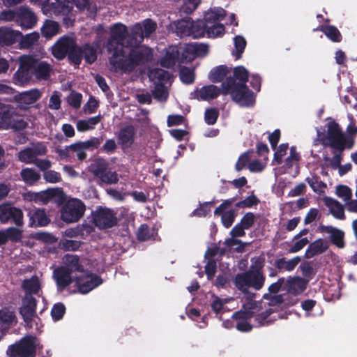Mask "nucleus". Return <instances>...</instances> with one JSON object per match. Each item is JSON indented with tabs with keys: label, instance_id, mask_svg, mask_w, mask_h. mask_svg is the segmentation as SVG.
<instances>
[{
	"label": "nucleus",
	"instance_id": "f257e3e1",
	"mask_svg": "<svg viewBox=\"0 0 357 357\" xmlns=\"http://www.w3.org/2000/svg\"><path fill=\"white\" fill-rule=\"evenodd\" d=\"M126 47L130 48L128 54L125 50L117 51L109 59L110 65L116 72L120 70L123 73H130L137 67L144 66L153 59V50L147 46L139 44L129 45L127 43Z\"/></svg>",
	"mask_w": 357,
	"mask_h": 357
},
{
	"label": "nucleus",
	"instance_id": "f03ea898",
	"mask_svg": "<svg viewBox=\"0 0 357 357\" xmlns=\"http://www.w3.org/2000/svg\"><path fill=\"white\" fill-rule=\"evenodd\" d=\"M264 266V260L258 258L248 271L236 274L234 278L235 287L243 294L248 295V298L252 299L255 296V294L249 291L250 288L259 291L264 286L266 276L263 273Z\"/></svg>",
	"mask_w": 357,
	"mask_h": 357
},
{
	"label": "nucleus",
	"instance_id": "7ed1b4c3",
	"mask_svg": "<svg viewBox=\"0 0 357 357\" xmlns=\"http://www.w3.org/2000/svg\"><path fill=\"white\" fill-rule=\"evenodd\" d=\"M350 123L347 127V135L342 132L340 125L335 121H331L328 124L327 136L322 139L324 146H330L332 149L344 151L351 149L355 144V137L357 135V126L352 115L349 116Z\"/></svg>",
	"mask_w": 357,
	"mask_h": 357
},
{
	"label": "nucleus",
	"instance_id": "20e7f679",
	"mask_svg": "<svg viewBox=\"0 0 357 357\" xmlns=\"http://www.w3.org/2000/svg\"><path fill=\"white\" fill-rule=\"evenodd\" d=\"M222 93L230 94L233 100L241 106L250 107L255 102L254 93L244 83H237L234 78L227 77L222 82Z\"/></svg>",
	"mask_w": 357,
	"mask_h": 357
},
{
	"label": "nucleus",
	"instance_id": "39448f33",
	"mask_svg": "<svg viewBox=\"0 0 357 357\" xmlns=\"http://www.w3.org/2000/svg\"><path fill=\"white\" fill-rule=\"evenodd\" d=\"M130 33L128 27L121 23H116L110 28V36L107 39V52L114 54L116 52L124 50V42L128 39Z\"/></svg>",
	"mask_w": 357,
	"mask_h": 357
},
{
	"label": "nucleus",
	"instance_id": "423d86ee",
	"mask_svg": "<svg viewBox=\"0 0 357 357\" xmlns=\"http://www.w3.org/2000/svg\"><path fill=\"white\" fill-rule=\"evenodd\" d=\"M225 15L226 11L222 8H214L205 13L203 21L206 22L209 28V38L221 37L224 35L225 26L218 22L223 20Z\"/></svg>",
	"mask_w": 357,
	"mask_h": 357
},
{
	"label": "nucleus",
	"instance_id": "0eeeda50",
	"mask_svg": "<svg viewBox=\"0 0 357 357\" xmlns=\"http://www.w3.org/2000/svg\"><path fill=\"white\" fill-rule=\"evenodd\" d=\"M157 29V24L151 19H146L142 23L137 22L131 28L127 43L129 45L140 44L144 38L149 37Z\"/></svg>",
	"mask_w": 357,
	"mask_h": 357
},
{
	"label": "nucleus",
	"instance_id": "6e6552de",
	"mask_svg": "<svg viewBox=\"0 0 357 357\" xmlns=\"http://www.w3.org/2000/svg\"><path fill=\"white\" fill-rule=\"evenodd\" d=\"M36 353L35 340L31 337L22 338L9 345L6 351L7 357H35Z\"/></svg>",
	"mask_w": 357,
	"mask_h": 357
},
{
	"label": "nucleus",
	"instance_id": "1a4fd4ad",
	"mask_svg": "<svg viewBox=\"0 0 357 357\" xmlns=\"http://www.w3.org/2000/svg\"><path fill=\"white\" fill-rule=\"evenodd\" d=\"M92 219L94 225L100 229L112 228L119 222L116 213L112 209L102 206L92 212Z\"/></svg>",
	"mask_w": 357,
	"mask_h": 357
},
{
	"label": "nucleus",
	"instance_id": "9d476101",
	"mask_svg": "<svg viewBox=\"0 0 357 357\" xmlns=\"http://www.w3.org/2000/svg\"><path fill=\"white\" fill-rule=\"evenodd\" d=\"M86 210L84 204L78 199L68 200L61 209V219L66 223L78 222Z\"/></svg>",
	"mask_w": 357,
	"mask_h": 357
},
{
	"label": "nucleus",
	"instance_id": "9b49d317",
	"mask_svg": "<svg viewBox=\"0 0 357 357\" xmlns=\"http://www.w3.org/2000/svg\"><path fill=\"white\" fill-rule=\"evenodd\" d=\"M0 222L11 224L16 227L24 225V214L21 208L13 206L9 202L0 204Z\"/></svg>",
	"mask_w": 357,
	"mask_h": 357
},
{
	"label": "nucleus",
	"instance_id": "f8f14e48",
	"mask_svg": "<svg viewBox=\"0 0 357 357\" xmlns=\"http://www.w3.org/2000/svg\"><path fill=\"white\" fill-rule=\"evenodd\" d=\"M91 172L106 184H114L119 181L115 172L109 170L108 162L103 159L96 160L90 166Z\"/></svg>",
	"mask_w": 357,
	"mask_h": 357
},
{
	"label": "nucleus",
	"instance_id": "ddd939ff",
	"mask_svg": "<svg viewBox=\"0 0 357 357\" xmlns=\"http://www.w3.org/2000/svg\"><path fill=\"white\" fill-rule=\"evenodd\" d=\"M248 305V310L235 312L232 315V319L236 321V328L241 332H249L252 328V326L248 321L255 315L253 310L256 309V301H252Z\"/></svg>",
	"mask_w": 357,
	"mask_h": 357
},
{
	"label": "nucleus",
	"instance_id": "4468645a",
	"mask_svg": "<svg viewBox=\"0 0 357 357\" xmlns=\"http://www.w3.org/2000/svg\"><path fill=\"white\" fill-rule=\"evenodd\" d=\"M37 22L38 17L31 8L27 6L17 7L16 24L22 30L33 29Z\"/></svg>",
	"mask_w": 357,
	"mask_h": 357
},
{
	"label": "nucleus",
	"instance_id": "2eb2a0df",
	"mask_svg": "<svg viewBox=\"0 0 357 357\" xmlns=\"http://www.w3.org/2000/svg\"><path fill=\"white\" fill-rule=\"evenodd\" d=\"M26 65L31 68L33 75L38 79L47 80L52 70V66L46 61H40L32 56H28Z\"/></svg>",
	"mask_w": 357,
	"mask_h": 357
},
{
	"label": "nucleus",
	"instance_id": "dca6fc26",
	"mask_svg": "<svg viewBox=\"0 0 357 357\" xmlns=\"http://www.w3.org/2000/svg\"><path fill=\"white\" fill-rule=\"evenodd\" d=\"M75 40L68 36L60 37L52 47V54L57 60L64 59L71 48L74 47Z\"/></svg>",
	"mask_w": 357,
	"mask_h": 357
},
{
	"label": "nucleus",
	"instance_id": "f3484780",
	"mask_svg": "<svg viewBox=\"0 0 357 357\" xmlns=\"http://www.w3.org/2000/svg\"><path fill=\"white\" fill-rule=\"evenodd\" d=\"M75 282L79 292L85 294L100 285L102 279L96 274L84 272V277H76Z\"/></svg>",
	"mask_w": 357,
	"mask_h": 357
},
{
	"label": "nucleus",
	"instance_id": "a211bd4d",
	"mask_svg": "<svg viewBox=\"0 0 357 357\" xmlns=\"http://www.w3.org/2000/svg\"><path fill=\"white\" fill-rule=\"evenodd\" d=\"M37 300L33 296H24L22 305L19 310L20 315L27 325H31L36 315Z\"/></svg>",
	"mask_w": 357,
	"mask_h": 357
},
{
	"label": "nucleus",
	"instance_id": "6ab92c4d",
	"mask_svg": "<svg viewBox=\"0 0 357 357\" xmlns=\"http://www.w3.org/2000/svg\"><path fill=\"white\" fill-rule=\"evenodd\" d=\"M72 274L73 273L68 271L67 268L62 266L54 270L52 277L56 284L57 290L59 291H63L72 284L73 281Z\"/></svg>",
	"mask_w": 357,
	"mask_h": 357
},
{
	"label": "nucleus",
	"instance_id": "aec40b11",
	"mask_svg": "<svg viewBox=\"0 0 357 357\" xmlns=\"http://www.w3.org/2000/svg\"><path fill=\"white\" fill-rule=\"evenodd\" d=\"M319 230L321 233L329 234L331 243L337 248L345 247L344 232L342 230L331 225H319Z\"/></svg>",
	"mask_w": 357,
	"mask_h": 357
},
{
	"label": "nucleus",
	"instance_id": "412c9836",
	"mask_svg": "<svg viewBox=\"0 0 357 357\" xmlns=\"http://www.w3.org/2000/svg\"><path fill=\"white\" fill-rule=\"evenodd\" d=\"M28 61V56H26L20 61L17 70L13 75L14 83L17 85H24L29 83L33 76L31 68L28 67L26 63Z\"/></svg>",
	"mask_w": 357,
	"mask_h": 357
},
{
	"label": "nucleus",
	"instance_id": "4be33fe9",
	"mask_svg": "<svg viewBox=\"0 0 357 357\" xmlns=\"http://www.w3.org/2000/svg\"><path fill=\"white\" fill-rule=\"evenodd\" d=\"M28 216L29 218V225L31 227H45L50 222L45 209H30Z\"/></svg>",
	"mask_w": 357,
	"mask_h": 357
},
{
	"label": "nucleus",
	"instance_id": "5701e85b",
	"mask_svg": "<svg viewBox=\"0 0 357 357\" xmlns=\"http://www.w3.org/2000/svg\"><path fill=\"white\" fill-rule=\"evenodd\" d=\"M329 248V244L322 238H318L310 243L305 250V257L310 259L316 255L325 252Z\"/></svg>",
	"mask_w": 357,
	"mask_h": 357
},
{
	"label": "nucleus",
	"instance_id": "b1692460",
	"mask_svg": "<svg viewBox=\"0 0 357 357\" xmlns=\"http://www.w3.org/2000/svg\"><path fill=\"white\" fill-rule=\"evenodd\" d=\"M324 202L328 208L331 214L335 218L338 220L345 219L344 206L340 202L330 197H325Z\"/></svg>",
	"mask_w": 357,
	"mask_h": 357
},
{
	"label": "nucleus",
	"instance_id": "393cba45",
	"mask_svg": "<svg viewBox=\"0 0 357 357\" xmlns=\"http://www.w3.org/2000/svg\"><path fill=\"white\" fill-rule=\"evenodd\" d=\"M191 20L190 17H183L181 20L174 21L171 26L174 27L176 33L181 38L191 36Z\"/></svg>",
	"mask_w": 357,
	"mask_h": 357
},
{
	"label": "nucleus",
	"instance_id": "a878e982",
	"mask_svg": "<svg viewBox=\"0 0 357 357\" xmlns=\"http://www.w3.org/2000/svg\"><path fill=\"white\" fill-rule=\"evenodd\" d=\"M135 128L132 125L123 127L118 135V141L122 146L129 147L134 143Z\"/></svg>",
	"mask_w": 357,
	"mask_h": 357
},
{
	"label": "nucleus",
	"instance_id": "bb28decb",
	"mask_svg": "<svg viewBox=\"0 0 357 357\" xmlns=\"http://www.w3.org/2000/svg\"><path fill=\"white\" fill-rule=\"evenodd\" d=\"M181 60L180 52L177 47H170L161 59L160 65L167 68H173Z\"/></svg>",
	"mask_w": 357,
	"mask_h": 357
},
{
	"label": "nucleus",
	"instance_id": "cd10ccee",
	"mask_svg": "<svg viewBox=\"0 0 357 357\" xmlns=\"http://www.w3.org/2000/svg\"><path fill=\"white\" fill-rule=\"evenodd\" d=\"M22 33L13 31L10 28H0V45L1 46H10L15 44Z\"/></svg>",
	"mask_w": 357,
	"mask_h": 357
},
{
	"label": "nucleus",
	"instance_id": "c85d7f7f",
	"mask_svg": "<svg viewBox=\"0 0 357 357\" xmlns=\"http://www.w3.org/2000/svg\"><path fill=\"white\" fill-rule=\"evenodd\" d=\"M22 288L25 292L24 296H33V294H38L41 289L38 277L33 275L31 278L24 280Z\"/></svg>",
	"mask_w": 357,
	"mask_h": 357
},
{
	"label": "nucleus",
	"instance_id": "c756f323",
	"mask_svg": "<svg viewBox=\"0 0 357 357\" xmlns=\"http://www.w3.org/2000/svg\"><path fill=\"white\" fill-rule=\"evenodd\" d=\"M191 36L194 38H203L206 36L208 38L210 31L208 26L203 20L196 21L191 20Z\"/></svg>",
	"mask_w": 357,
	"mask_h": 357
},
{
	"label": "nucleus",
	"instance_id": "7c9ffc66",
	"mask_svg": "<svg viewBox=\"0 0 357 357\" xmlns=\"http://www.w3.org/2000/svg\"><path fill=\"white\" fill-rule=\"evenodd\" d=\"M285 289L288 292L298 295L305 291L306 289V283L303 278L296 277L287 281Z\"/></svg>",
	"mask_w": 357,
	"mask_h": 357
},
{
	"label": "nucleus",
	"instance_id": "2f4dec72",
	"mask_svg": "<svg viewBox=\"0 0 357 357\" xmlns=\"http://www.w3.org/2000/svg\"><path fill=\"white\" fill-rule=\"evenodd\" d=\"M64 263L65 265L63 266L67 268L71 273L75 272L84 273V267L80 264L79 257L77 255H66L64 256Z\"/></svg>",
	"mask_w": 357,
	"mask_h": 357
},
{
	"label": "nucleus",
	"instance_id": "473e14b6",
	"mask_svg": "<svg viewBox=\"0 0 357 357\" xmlns=\"http://www.w3.org/2000/svg\"><path fill=\"white\" fill-rule=\"evenodd\" d=\"M316 30L323 32L333 43H340L342 40L340 31L333 25H319Z\"/></svg>",
	"mask_w": 357,
	"mask_h": 357
},
{
	"label": "nucleus",
	"instance_id": "72a5a7b5",
	"mask_svg": "<svg viewBox=\"0 0 357 357\" xmlns=\"http://www.w3.org/2000/svg\"><path fill=\"white\" fill-rule=\"evenodd\" d=\"M301 261V259L298 256L294 257L288 261L284 257L279 258L275 260L274 266L280 271H292Z\"/></svg>",
	"mask_w": 357,
	"mask_h": 357
},
{
	"label": "nucleus",
	"instance_id": "f704fd0d",
	"mask_svg": "<svg viewBox=\"0 0 357 357\" xmlns=\"http://www.w3.org/2000/svg\"><path fill=\"white\" fill-rule=\"evenodd\" d=\"M60 26L59 23L51 20H45L43 25L40 28L42 36L47 39H50L58 34Z\"/></svg>",
	"mask_w": 357,
	"mask_h": 357
},
{
	"label": "nucleus",
	"instance_id": "c9c22d12",
	"mask_svg": "<svg viewBox=\"0 0 357 357\" xmlns=\"http://www.w3.org/2000/svg\"><path fill=\"white\" fill-rule=\"evenodd\" d=\"M148 76L149 79L153 82L154 84L156 83H164L165 84L171 78V75L168 71L160 68L150 70Z\"/></svg>",
	"mask_w": 357,
	"mask_h": 357
},
{
	"label": "nucleus",
	"instance_id": "e433bc0d",
	"mask_svg": "<svg viewBox=\"0 0 357 357\" xmlns=\"http://www.w3.org/2000/svg\"><path fill=\"white\" fill-rule=\"evenodd\" d=\"M101 119L102 116L98 114L87 119L79 120L76 124L77 129L79 132H86L89 130H93L96 126L101 121Z\"/></svg>",
	"mask_w": 357,
	"mask_h": 357
},
{
	"label": "nucleus",
	"instance_id": "4c0bfd02",
	"mask_svg": "<svg viewBox=\"0 0 357 357\" xmlns=\"http://www.w3.org/2000/svg\"><path fill=\"white\" fill-rule=\"evenodd\" d=\"M20 176L28 185H33L40 179V174L36 169L29 167L21 170Z\"/></svg>",
	"mask_w": 357,
	"mask_h": 357
},
{
	"label": "nucleus",
	"instance_id": "58836bf2",
	"mask_svg": "<svg viewBox=\"0 0 357 357\" xmlns=\"http://www.w3.org/2000/svg\"><path fill=\"white\" fill-rule=\"evenodd\" d=\"M222 91L215 85H208L202 87L199 91L200 99L209 100L216 98Z\"/></svg>",
	"mask_w": 357,
	"mask_h": 357
},
{
	"label": "nucleus",
	"instance_id": "ea45409f",
	"mask_svg": "<svg viewBox=\"0 0 357 357\" xmlns=\"http://www.w3.org/2000/svg\"><path fill=\"white\" fill-rule=\"evenodd\" d=\"M14 114L13 108L10 105L0 102V129H4L9 125Z\"/></svg>",
	"mask_w": 357,
	"mask_h": 357
},
{
	"label": "nucleus",
	"instance_id": "a19ab883",
	"mask_svg": "<svg viewBox=\"0 0 357 357\" xmlns=\"http://www.w3.org/2000/svg\"><path fill=\"white\" fill-rule=\"evenodd\" d=\"M229 73L228 67L225 65H220L213 68L209 73L208 78L214 83L222 82Z\"/></svg>",
	"mask_w": 357,
	"mask_h": 357
},
{
	"label": "nucleus",
	"instance_id": "79ce46f5",
	"mask_svg": "<svg viewBox=\"0 0 357 357\" xmlns=\"http://www.w3.org/2000/svg\"><path fill=\"white\" fill-rule=\"evenodd\" d=\"M83 58L86 63L89 64L93 63L97 60V49L98 46L89 43H85L82 45Z\"/></svg>",
	"mask_w": 357,
	"mask_h": 357
},
{
	"label": "nucleus",
	"instance_id": "37998d69",
	"mask_svg": "<svg viewBox=\"0 0 357 357\" xmlns=\"http://www.w3.org/2000/svg\"><path fill=\"white\" fill-rule=\"evenodd\" d=\"M67 56L70 63L79 66L83 59L82 47L77 45L75 41L74 43V47L70 49Z\"/></svg>",
	"mask_w": 357,
	"mask_h": 357
},
{
	"label": "nucleus",
	"instance_id": "c03bdc74",
	"mask_svg": "<svg viewBox=\"0 0 357 357\" xmlns=\"http://www.w3.org/2000/svg\"><path fill=\"white\" fill-rule=\"evenodd\" d=\"M41 97V93L37 89H34L20 94V101L22 103L30 105L36 102Z\"/></svg>",
	"mask_w": 357,
	"mask_h": 357
},
{
	"label": "nucleus",
	"instance_id": "a18cd8bd",
	"mask_svg": "<svg viewBox=\"0 0 357 357\" xmlns=\"http://www.w3.org/2000/svg\"><path fill=\"white\" fill-rule=\"evenodd\" d=\"M200 0H185L179 9L181 17H189L197 8Z\"/></svg>",
	"mask_w": 357,
	"mask_h": 357
},
{
	"label": "nucleus",
	"instance_id": "49530a36",
	"mask_svg": "<svg viewBox=\"0 0 357 357\" xmlns=\"http://www.w3.org/2000/svg\"><path fill=\"white\" fill-rule=\"evenodd\" d=\"M234 49L232 50L231 54L238 60L242 57L245 48L246 47V40L241 36H236L234 38Z\"/></svg>",
	"mask_w": 357,
	"mask_h": 357
},
{
	"label": "nucleus",
	"instance_id": "de8ad7c7",
	"mask_svg": "<svg viewBox=\"0 0 357 357\" xmlns=\"http://www.w3.org/2000/svg\"><path fill=\"white\" fill-rule=\"evenodd\" d=\"M154 89L152 91V95L155 99L158 101H166L169 96V93L164 83H156L154 84Z\"/></svg>",
	"mask_w": 357,
	"mask_h": 357
},
{
	"label": "nucleus",
	"instance_id": "09e8293b",
	"mask_svg": "<svg viewBox=\"0 0 357 357\" xmlns=\"http://www.w3.org/2000/svg\"><path fill=\"white\" fill-rule=\"evenodd\" d=\"M28 126V123L24 121L23 118L20 116L12 115V119L10 120L9 125L6 126L4 129L11 128L16 131H20L26 129Z\"/></svg>",
	"mask_w": 357,
	"mask_h": 357
},
{
	"label": "nucleus",
	"instance_id": "8fccbe9b",
	"mask_svg": "<svg viewBox=\"0 0 357 357\" xmlns=\"http://www.w3.org/2000/svg\"><path fill=\"white\" fill-rule=\"evenodd\" d=\"M196 54V47L195 43H189L187 44L183 48L181 54V62H189L193 60Z\"/></svg>",
	"mask_w": 357,
	"mask_h": 357
},
{
	"label": "nucleus",
	"instance_id": "3c124183",
	"mask_svg": "<svg viewBox=\"0 0 357 357\" xmlns=\"http://www.w3.org/2000/svg\"><path fill=\"white\" fill-rule=\"evenodd\" d=\"M15 320L16 315L14 311L6 307L0 309V322L10 326Z\"/></svg>",
	"mask_w": 357,
	"mask_h": 357
},
{
	"label": "nucleus",
	"instance_id": "603ef678",
	"mask_svg": "<svg viewBox=\"0 0 357 357\" xmlns=\"http://www.w3.org/2000/svg\"><path fill=\"white\" fill-rule=\"evenodd\" d=\"M344 151H340V149H333V154L332 158H330L327 154L324 155L323 159L324 161L328 162L330 161V165L332 169H336L339 168L341 165L342 160V153Z\"/></svg>",
	"mask_w": 357,
	"mask_h": 357
},
{
	"label": "nucleus",
	"instance_id": "864d4df0",
	"mask_svg": "<svg viewBox=\"0 0 357 357\" xmlns=\"http://www.w3.org/2000/svg\"><path fill=\"white\" fill-rule=\"evenodd\" d=\"M179 77L185 84H191L195 82V75L193 69L183 66L180 69Z\"/></svg>",
	"mask_w": 357,
	"mask_h": 357
},
{
	"label": "nucleus",
	"instance_id": "5fc2aeb1",
	"mask_svg": "<svg viewBox=\"0 0 357 357\" xmlns=\"http://www.w3.org/2000/svg\"><path fill=\"white\" fill-rule=\"evenodd\" d=\"M20 37H22L20 40L21 46L24 48H29L38 42L40 35L38 32L34 31L25 36L22 34Z\"/></svg>",
	"mask_w": 357,
	"mask_h": 357
},
{
	"label": "nucleus",
	"instance_id": "6e6d98bb",
	"mask_svg": "<svg viewBox=\"0 0 357 357\" xmlns=\"http://www.w3.org/2000/svg\"><path fill=\"white\" fill-rule=\"evenodd\" d=\"M232 77L234 78L236 81L237 79L239 80L238 83H244L246 84L249 78V72L245 67L239 66L234 68V77Z\"/></svg>",
	"mask_w": 357,
	"mask_h": 357
},
{
	"label": "nucleus",
	"instance_id": "4d7b16f0",
	"mask_svg": "<svg viewBox=\"0 0 357 357\" xmlns=\"http://www.w3.org/2000/svg\"><path fill=\"white\" fill-rule=\"evenodd\" d=\"M305 181L309 184L312 190L317 193L321 192L323 189L326 187L324 182L319 181V178L317 176L307 177L305 178Z\"/></svg>",
	"mask_w": 357,
	"mask_h": 357
},
{
	"label": "nucleus",
	"instance_id": "13d9d810",
	"mask_svg": "<svg viewBox=\"0 0 357 357\" xmlns=\"http://www.w3.org/2000/svg\"><path fill=\"white\" fill-rule=\"evenodd\" d=\"M18 159L20 161L26 164L31 163L32 162H34L36 157L33 149L32 148H26L21 150L18 153Z\"/></svg>",
	"mask_w": 357,
	"mask_h": 357
},
{
	"label": "nucleus",
	"instance_id": "bf43d9fd",
	"mask_svg": "<svg viewBox=\"0 0 357 357\" xmlns=\"http://www.w3.org/2000/svg\"><path fill=\"white\" fill-rule=\"evenodd\" d=\"M17 227H10L6 229L9 241L18 243L22 241L23 231Z\"/></svg>",
	"mask_w": 357,
	"mask_h": 357
},
{
	"label": "nucleus",
	"instance_id": "052dcab7",
	"mask_svg": "<svg viewBox=\"0 0 357 357\" xmlns=\"http://www.w3.org/2000/svg\"><path fill=\"white\" fill-rule=\"evenodd\" d=\"M273 312H275V310L273 308H268L265 311L257 314L255 316V321L259 326L268 325L271 321L268 319L269 316Z\"/></svg>",
	"mask_w": 357,
	"mask_h": 357
},
{
	"label": "nucleus",
	"instance_id": "680f3d73",
	"mask_svg": "<svg viewBox=\"0 0 357 357\" xmlns=\"http://www.w3.org/2000/svg\"><path fill=\"white\" fill-rule=\"evenodd\" d=\"M17 12V8H15V9L3 10L1 12H0V22H14L16 24Z\"/></svg>",
	"mask_w": 357,
	"mask_h": 357
},
{
	"label": "nucleus",
	"instance_id": "e2e57ef3",
	"mask_svg": "<svg viewBox=\"0 0 357 357\" xmlns=\"http://www.w3.org/2000/svg\"><path fill=\"white\" fill-rule=\"evenodd\" d=\"M66 312V307L62 303H55L52 310L51 315L54 321H57L63 318Z\"/></svg>",
	"mask_w": 357,
	"mask_h": 357
},
{
	"label": "nucleus",
	"instance_id": "0e129e2a",
	"mask_svg": "<svg viewBox=\"0 0 357 357\" xmlns=\"http://www.w3.org/2000/svg\"><path fill=\"white\" fill-rule=\"evenodd\" d=\"M84 145L82 144V142H76L68 146V148L70 149L71 151L77 153V158L80 161H83L86 159L87 155L85 152L86 149L84 147Z\"/></svg>",
	"mask_w": 357,
	"mask_h": 357
},
{
	"label": "nucleus",
	"instance_id": "69168bd1",
	"mask_svg": "<svg viewBox=\"0 0 357 357\" xmlns=\"http://www.w3.org/2000/svg\"><path fill=\"white\" fill-rule=\"evenodd\" d=\"M260 202L259 199L255 195L247 197L245 199L240 201L236 204L238 208H251L257 206Z\"/></svg>",
	"mask_w": 357,
	"mask_h": 357
},
{
	"label": "nucleus",
	"instance_id": "338daca9",
	"mask_svg": "<svg viewBox=\"0 0 357 357\" xmlns=\"http://www.w3.org/2000/svg\"><path fill=\"white\" fill-rule=\"evenodd\" d=\"M219 116V112L215 108L206 109L204 112V121L208 125H214Z\"/></svg>",
	"mask_w": 357,
	"mask_h": 357
},
{
	"label": "nucleus",
	"instance_id": "774afa93",
	"mask_svg": "<svg viewBox=\"0 0 357 357\" xmlns=\"http://www.w3.org/2000/svg\"><path fill=\"white\" fill-rule=\"evenodd\" d=\"M336 195L338 197L344 199L347 202L351 199L352 191L347 185H339L336 188Z\"/></svg>",
	"mask_w": 357,
	"mask_h": 357
}]
</instances>
